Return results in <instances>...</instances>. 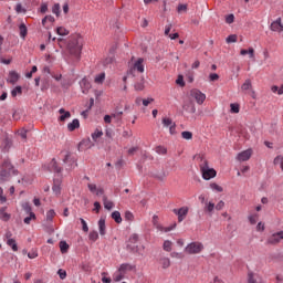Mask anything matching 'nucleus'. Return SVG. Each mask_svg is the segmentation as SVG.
<instances>
[{
    "label": "nucleus",
    "instance_id": "1",
    "mask_svg": "<svg viewBox=\"0 0 283 283\" xmlns=\"http://www.w3.org/2000/svg\"><path fill=\"white\" fill-rule=\"evenodd\" d=\"M19 174L18 169H14V166H12V163L4 161L2 164V169L0 170V180L1 182H8L12 176H17Z\"/></svg>",
    "mask_w": 283,
    "mask_h": 283
},
{
    "label": "nucleus",
    "instance_id": "2",
    "mask_svg": "<svg viewBox=\"0 0 283 283\" xmlns=\"http://www.w3.org/2000/svg\"><path fill=\"white\" fill-rule=\"evenodd\" d=\"M67 50L70 54L78 61V59H81V51L83 50V44H81V40L78 38H72L69 41Z\"/></svg>",
    "mask_w": 283,
    "mask_h": 283
},
{
    "label": "nucleus",
    "instance_id": "3",
    "mask_svg": "<svg viewBox=\"0 0 283 283\" xmlns=\"http://www.w3.org/2000/svg\"><path fill=\"white\" fill-rule=\"evenodd\" d=\"M200 171L203 180H211V178H216L217 176L216 169L210 168L209 161L205 158H201Z\"/></svg>",
    "mask_w": 283,
    "mask_h": 283
},
{
    "label": "nucleus",
    "instance_id": "4",
    "mask_svg": "<svg viewBox=\"0 0 283 283\" xmlns=\"http://www.w3.org/2000/svg\"><path fill=\"white\" fill-rule=\"evenodd\" d=\"M205 250V244L201 242H191L185 248V252L189 255H198V253H202Z\"/></svg>",
    "mask_w": 283,
    "mask_h": 283
},
{
    "label": "nucleus",
    "instance_id": "5",
    "mask_svg": "<svg viewBox=\"0 0 283 283\" xmlns=\"http://www.w3.org/2000/svg\"><path fill=\"white\" fill-rule=\"evenodd\" d=\"M127 251L129 253H138L140 254V248L138 247V234H133L126 244Z\"/></svg>",
    "mask_w": 283,
    "mask_h": 283
},
{
    "label": "nucleus",
    "instance_id": "6",
    "mask_svg": "<svg viewBox=\"0 0 283 283\" xmlns=\"http://www.w3.org/2000/svg\"><path fill=\"white\" fill-rule=\"evenodd\" d=\"M190 97L196 99V103L198 105H202V103H205V101H207V95L205 93H202L200 90L198 88H192L190 91Z\"/></svg>",
    "mask_w": 283,
    "mask_h": 283
},
{
    "label": "nucleus",
    "instance_id": "7",
    "mask_svg": "<svg viewBox=\"0 0 283 283\" xmlns=\"http://www.w3.org/2000/svg\"><path fill=\"white\" fill-rule=\"evenodd\" d=\"M282 240H283V230L272 233L268 238L266 244H280V242H282Z\"/></svg>",
    "mask_w": 283,
    "mask_h": 283
},
{
    "label": "nucleus",
    "instance_id": "8",
    "mask_svg": "<svg viewBox=\"0 0 283 283\" xmlns=\"http://www.w3.org/2000/svg\"><path fill=\"white\" fill-rule=\"evenodd\" d=\"M164 127L169 128V134L174 136L176 134V122L172 118L164 117L161 119Z\"/></svg>",
    "mask_w": 283,
    "mask_h": 283
},
{
    "label": "nucleus",
    "instance_id": "9",
    "mask_svg": "<svg viewBox=\"0 0 283 283\" xmlns=\"http://www.w3.org/2000/svg\"><path fill=\"white\" fill-rule=\"evenodd\" d=\"M172 212L178 217V222H182L185 218H187V213H189V207H181L179 209H174Z\"/></svg>",
    "mask_w": 283,
    "mask_h": 283
},
{
    "label": "nucleus",
    "instance_id": "10",
    "mask_svg": "<svg viewBox=\"0 0 283 283\" xmlns=\"http://www.w3.org/2000/svg\"><path fill=\"white\" fill-rule=\"evenodd\" d=\"M64 165H69V170L75 169V167L78 166V164H76V159L72 158V154L71 153H66L64 159H63Z\"/></svg>",
    "mask_w": 283,
    "mask_h": 283
},
{
    "label": "nucleus",
    "instance_id": "11",
    "mask_svg": "<svg viewBox=\"0 0 283 283\" xmlns=\"http://www.w3.org/2000/svg\"><path fill=\"white\" fill-rule=\"evenodd\" d=\"M270 30L272 32H283L282 18L274 20L270 25Z\"/></svg>",
    "mask_w": 283,
    "mask_h": 283
},
{
    "label": "nucleus",
    "instance_id": "12",
    "mask_svg": "<svg viewBox=\"0 0 283 283\" xmlns=\"http://www.w3.org/2000/svg\"><path fill=\"white\" fill-rule=\"evenodd\" d=\"M80 87H81L83 94H87V92H90V90H92V84L90 83V80L87 77H83L80 81Z\"/></svg>",
    "mask_w": 283,
    "mask_h": 283
},
{
    "label": "nucleus",
    "instance_id": "13",
    "mask_svg": "<svg viewBox=\"0 0 283 283\" xmlns=\"http://www.w3.org/2000/svg\"><path fill=\"white\" fill-rule=\"evenodd\" d=\"M251 149L243 150L238 154L237 160H239L240 163H245V160H249V158H251Z\"/></svg>",
    "mask_w": 283,
    "mask_h": 283
},
{
    "label": "nucleus",
    "instance_id": "14",
    "mask_svg": "<svg viewBox=\"0 0 283 283\" xmlns=\"http://www.w3.org/2000/svg\"><path fill=\"white\" fill-rule=\"evenodd\" d=\"M129 271H136V265H132L129 263H123L118 268V273H123L124 275Z\"/></svg>",
    "mask_w": 283,
    "mask_h": 283
},
{
    "label": "nucleus",
    "instance_id": "15",
    "mask_svg": "<svg viewBox=\"0 0 283 283\" xmlns=\"http://www.w3.org/2000/svg\"><path fill=\"white\" fill-rule=\"evenodd\" d=\"M19 78H21V75H19V73H17V71H11V72H9V77L7 81L11 85H15V83H19Z\"/></svg>",
    "mask_w": 283,
    "mask_h": 283
},
{
    "label": "nucleus",
    "instance_id": "16",
    "mask_svg": "<svg viewBox=\"0 0 283 283\" xmlns=\"http://www.w3.org/2000/svg\"><path fill=\"white\" fill-rule=\"evenodd\" d=\"M49 169L50 171H53V174H61L63 171V168L59 167V164L54 158L51 160Z\"/></svg>",
    "mask_w": 283,
    "mask_h": 283
},
{
    "label": "nucleus",
    "instance_id": "17",
    "mask_svg": "<svg viewBox=\"0 0 283 283\" xmlns=\"http://www.w3.org/2000/svg\"><path fill=\"white\" fill-rule=\"evenodd\" d=\"M59 114H62L59 117V120H61V123L67 120V118H72V113H70V111H66L65 108H60Z\"/></svg>",
    "mask_w": 283,
    "mask_h": 283
},
{
    "label": "nucleus",
    "instance_id": "18",
    "mask_svg": "<svg viewBox=\"0 0 283 283\" xmlns=\"http://www.w3.org/2000/svg\"><path fill=\"white\" fill-rule=\"evenodd\" d=\"M145 60H143V57H139L133 66V70H136L137 72H139L140 74H143V72H145V65H143V62Z\"/></svg>",
    "mask_w": 283,
    "mask_h": 283
},
{
    "label": "nucleus",
    "instance_id": "19",
    "mask_svg": "<svg viewBox=\"0 0 283 283\" xmlns=\"http://www.w3.org/2000/svg\"><path fill=\"white\" fill-rule=\"evenodd\" d=\"M241 56H247V54L249 55V59H255V50L253 48H249L247 49H242L240 51Z\"/></svg>",
    "mask_w": 283,
    "mask_h": 283
},
{
    "label": "nucleus",
    "instance_id": "20",
    "mask_svg": "<svg viewBox=\"0 0 283 283\" xmlns=\"http://www.w3.org/2000/svg\"><path fill=\"white\" fill-rule=\"evenodd\" d=\"M78 127H81V122L77 118L67 124L69 132H74L75 129H78Z\"/></svg>",
    "mask_w": 283,
    "mask_h": 283
},
{
    "label": "nucleus",
    "instance_id": "21",
    "mask_svg": "<svg viewBox=\"0 0 283 283\" xmlns=\"http://www.w3.org/2000/svg\"><path fill=\"white\" fill-rule=\"evenodd\" d=\"M159 264H161V269H169V266H171V259L161 256L159 259Z\"/></svg>",
    "mask_w": 283,
    "mask_h": 283
},
{
    "label": "nucleus",
    "instance_id": "22",
    "mask_svg": "<svg viewBox=\"0 0 283 283\" xmlns=\"http://www.w3.org/2000/svg\"><path fill=\"white\" fill-rule=\"evenodd\" d=\"M98 231L99 235H105L107 233L106 226H105V219L101 218L98 220Z\"/></svg>",
    "mask_w": 283,
    "mask_h": 283
},
{
    "label": "nucleus",
    "instance_id": "23",
    "mask_svg": "<svg viewBox=\"0 0 283 283\" xmlns=\"http://www.w3.org/2000/svg\"><path fill=\"white\" fill-rule=\"evenodd\" d=\"M6 207L0 209V220H2V222H8L11 218L10 213L6 212Z\"/></svg>",
    "mask_w": 283,
    "mask_h": 283
},
{
    "label": "nucleus",
    "instance_id": "24",
    "mask_svg": "<svg viewBox=\"0 0 283 283\" xmlns=\"http://www.w3.org/2000/svg\"><path fill=\"white\" fill-rule=\"evenodd\" d=\"M111 218L117 223L120 224L123 222V217H120V212L115 210L112 212Z\"/></svg>",
    "mask_w": 283,
    "mask_h": 283
},
{
    "label": "nucleus",
    "instance_id": "25",
    "mask_svg": "<svg viewBox=\"0 0 283 283\" xmlns=\"http://www.w3.org/2000/svg\"><path fill=\"white\" fill-rule=\"evenodd\" d=\"M103 202L104 209H107V211H112V209H114V202L107 200V196H103Z\"/></svg>",
    "mask_w": 283,
    "mask_h": 283
},
{
    "label": "nucleus",
    "instance_id": "26",
    "mask_svg": "<svg viewBox=\"0 0 283 283\" xmlns=\"http://www.w3.org/2000/svg\"><path fill=\"white\" fill-rule=\"evenodd\" d=\"M19 30H20V36L21 39H25V36H28V27L25 25V23H21L19 25Z\"/></svg>",
    "mask_w": 283,
    "mask_h": 283
},
{
    "label": "nucleus",
    "instance_id": "27",
    "mask_svg": "<svg viewBox=\"0 0 283 283\" xmlns=\"http://www.w3.org/2000/svg\"><path fill=\"white\" fill-rule=\"evenodd\" d=\"M21 94H23V87L21 86H15L12 91H11V96L13 98H15V96H21Z\"/></svg>",
    "mask_w": 283,
    "mask_h": 283
},
{
    "label": "nucleus",
    "instance_id": "28",
    "mask_svg": "<svg viewBox=\"0 0 283 283\" xmlns=\"http://www.w3.org/2000/svg\"><path fill=\"white\" fill-rule=\"evenodd\" d=\"M7 245L10 247L14 252L19 251V245L17 244V240L14 239L8 240Z\"/></svg>",
    "mask_w": 283,
    "mask_h": 283
},
{
    "label": "nucleus",
    "instance_id": "29",
    "mask_svg": "<svg viewBox=\"0 0 283 283\" xmlns=\"http://www.w3.org/2000/svg\"><path fill=\"white\" fill-rule=\"evenodd\" d=\"M213 209H216V203L211 201L205 203V211L208 213H213Z\"/></svg>",
    "mask_w": 283,
    "mask_h": 283
},
{
    "label": "nucleus",
    "instance_id": "30",
    "mask_svg": "<svg viewBox=\"0 0 283 283\" xmlns=\"http://www.w3.org/2000/svg\"><path fill=\"white\" fill-rule=\"evenodd\" d=\"M92 139L94 140V143H96L98 140V138H101V136H103V130H99L98 128H96L94 130V133H92Z\"/></svg>",
    "mask_w": 283,
    "mask_h": 283
},
{
    "label": "nucleus",
    "instance_id": "31",
    "mask_svg": "<svg viewBox=\"0 0 283 283\" xmlns=\"http://www.w3.org/2000/svg\"><path fill=\"white\" fill-rule=\"evenodd\" d=\"M105 82V72L99 73L95 76V83L98 85L103 84Z\"/></svg>",
    "mask_w": 283,
    "mask_h": 283
},
{
    "label": "nucleus",
    "instance_id": "32",
    "mask_svg": "<svg viewBox=\"0 0 283 283\" xmlns=\"http://www.w3.org/2000/svg\"><path fill=\"white\" fill-rule=\"evenodd\" d=\"M21 207H22L23 211H25V213H29V214L34 213L32 211V206H30V202H23L21 205Z\"/></svg>",
    "mask_w": 283,
    "mask_h": 283
},
{
    "label": "nucleus",
    "instance_id": "33",
    "mask_svg": "<svg viewBox=\"0 0 283 283\" xmlns=\"http://www.w3.org/2000/svg\"><path fill=\"white\" fill-rule=\"evenodd\" d=\"M69 249H70V244H67L66 241H60L61 253H67Z\"/></svg>",
    "mask_w": 283,
    "mask_h": 283
},
{
    "label": "nucleus",
    "instance_id": "34",
    "mask_svg": "<svg viewBox=\"0 0 283 283\" xmlns=\"http://www.w3.org/2000/svg\"><path fill=\"white\" fill-rule=\"evenodd\" d=\"M181 137L184 138V140H191L193 138V133L189 130H184L181 133Z\"/></svg>",
    "mask_w": 283,
    "mask_h": 283
},
{
    "label": "nucleus",
    "instance_id": "35",
    "mask_svg": "<svg viewBox=\"0 0 283 283\" xmlns=\"http://www.w3.org/2000/svg\"><path fill=\"white\" fill-rule=\"evenodd\" d=\"M230 112L231 114H240V104H230Z\"/></svg>",
    "mask_w": 283,
    "mask_h": 283
},
{
    "label": "nucleus",
    "instance_id": "36",
    "mask_svg": "<svg viewBox=\"0 0 283 283\" xmlns=\"http://www.w3.org/2000/svg\"><path fill=\"white\" fill-rule=\"evenodd\" d=\"M56 32L60 36H67V34H70V31L63 27L57 28Z\"/></svg>",
    "mask_w": 283,
    "mask_h": 283
},
{
    "label": "nucleus",
    "instance_id": "37",
    "mask_svg": "<svg viewBox=\"0 0 283 283\" xmlns=\"http://www.w3.org/2000/svg\"><path fill=\"white\" fill-rule=\"evenodd\" d=\"M136 92H143L145 90V82H137L134 85Z\"/></svg>",
    "mask_w": 283,
    "mask_h": 283
},
{
    "label": "nucleus",
    "instance_id": "38",
    "mask_svg": "<svg viewBox=\"0 0 283 283\" xmlns=\"http://www.w3.org/2000/svg\"><path fill=\"white\" fill-rule=\"evenodd\" d=\"M32 220H36V214L34 212H31L29 217L24 218L23 222L24 224H30Z\"/></svg>",
    "mask_w": 283,
    "mask_h": 283
},
{
    "label": "nucleus",
    "instance_id": "39",
    "mask_svg": "<svg viewBox=\"0 0 283 283\" xmlns=\"http://www.w3.org/2000/svg\"><path fill=\"white\" fill-rule=\"evenodd\" d=\"M251 87H252L251 80H245V82L241 86V90L243 92H247V91L251 90Z\"/></svg>",
    "mask_w": 283,
    "mask_h": 283
},
{
    "label": "nucleus",
    "instance_id": "40",
    "mask_svg": "<svg viewBox=\"0 0 283 283\" xmlns=\"http://www.w3.org/2000/svg\"><path fill=\"white\" fill-rule=\"evenodd\" d=\"M155 151H156V154H159L160 156H165V154H167V147H165V146H157Z\"/></svg>",
    "mask_w": 283,
    "mask_h": 283
},
{
    "label": "nucleus",
    "instance_id": "41",
    "mask_svg": "<svg viewBox=\"0 0 283 283\" xmlns=\"http://www.w3.org/2000/svg\"><path fill=\"white\" fill-rule=\"evenodd\" d=\"M55 216H56V212L54 211V209L49 210L46 212L48 222H52V220L54 219Z\"/></svg>",
    "mask_w": 283,
    "mask_h": 283
},
{
    "label": "nucleus",
    "instance_id": "42",
    "mask_svg": "<svg viewBox=\"0 0 283 283\" xmlns=\"http://www.w3.org/2000/svg\"><path fill=\"white\" fill-rule=\"evenodd\" d=\"M271 92H273V94H275V92H277L279 96H282V94H283V84L281 85L280 88L277 87V85H273L271 87Z\"/></svg>",
    "mask_w": 283,
    "mask_h": 283
},
{
    "label": "nucleus",
    "instance_id": "43",
    "mask_svg": "<svg viewBox=\"0 0 283 283\" xmlns=\"http://www.w3.org/2000/svg\"><path fill=\"white\" fill-rule=\"evenodd\" d=\"M113 280L114 282H120L122 280H125V274H123L122 272L115 273L113 275Z\"/></svg>",
    "mask_w": 283,
    "mask_h": 283
},
{
    "label": "nucleus",
    "instance_id": "44",
    "mask_svg": "<svg viewBox=\"0 0 283 283\" xmlns=\"http://www.w3.org/2000/svg\"><path fill=\"white\" fill-rule=\"evenodd\" d=\"M210 189H212V191H218L219 193H222V191H223L222 187H220L216 182L210 184Z\"/></svg>",
    "mask_w": 283,
    "mask_h": 283
},
{
    "label": "nucleus",
    "instance_id": "45",
    "mask_svg": "<svg viewBox=\"0 0 283 283\" xmlns=\"http://www.w3.org/2000/svg\"><path fill=\"white\" fill-rule=\"evenodd\" d=\"M88 239L91 240V242H96V240H98V232L91 231L88 234Z\"/></svg>",
    "mask_w": 283,
    "mask_h": 283
},
{
    "label": "nucleus",
    "instance_id": "46",
    "mask_svg": "<svg viewBox=\"0 0 283 283\" xmlns=\"http://www.w3.org/2000/svg\"><path fill=\"white\" fill-rule=\"evenodd\" d=\"M227 43H237L238 42V35L235 34H230L227 39H226Z\"/></svg>",
    "mask_w": 283,
    "mask_h": 283
},
{
    "label": "nucleus",
    "instance_id": "47",
    "mask_svg": "<svg viewBox=\"0 0 283 283\" xmlns=\"http://www.w3.org/2000/svg\"><path fill=\"white\" fill-rule=\"evenodd\" d=\"M81 224H82V230L84 231V233H87V231H90V227H87V221H85V219L80 218Z\"/></svg>",
    "mask_w": 283,
    "mask_h": 283
},
{
    "label": "nucleus",
    "instance_id": "48",
    "mask_svg": "<svg viewBox=\"0 0 283 283\" xmlns=\"http://www.w3.org/2000/svg\"><path fill=\"white\" fill-rule=\"evenodd\" d=\"M164 251L171 252V241L166 240L163 245Z\"/></svg>",
    "mask_w": 283,
    "mask_h": 283
},
{
    "label": "nucleus",
    "instance_id": "49",
    "mask_svg": "<svg viewBox=\"0 0 283 283\" xmlns=\"http://www.w3.org/2000/svg\"><path fill=\"white\" fill-rule=\"evenodd\" d=\"M57 275H59L60 280H65V277H67V272L63 269H59Z\"/></svg>",
    "mask_w": 283,
    "mask_h": 283
},
{
    "label": "nucleus",
    "instance_id": "50",
    "mask_svg": "<svg viewBox=\"0 0 283 283\" xmlns=\"http://www.w3.org/2000/svg\"><path fill=\"white\" fill-rule=\"evenodd\" d=\"M15 12H18V14H21V13L25 14L27 10H25V8H23V6L21 3H18L15 6Z\"/></svg>",
    "mask_w": 283,
    "mask_h": 283
},
{
    "label": "nucleus",
    "instance_id": "51",
    "mask_svg": "<svg viewBox=\"0 0 283 283\" xmlns=\"http://www.w3.org/2000/svg\"><path fill=\"white\" fill-rule=\"evenodd\" d=\"M235 21V15H233V13H230L226 17V23H228L229 25H231V23H233Z\"/></svg>",
    "mask_w": 283,
    "mask_h": 283
},
{
    "label": "nucleus",
    "instance_id": "52",
    "mask_svg": "<svg viewBox=\"0 0 283 283\" xmlns=\"http://www.w3.org/2000/svg\"><path fill=\"white\" fill-rule=\"evenodd\" d=\"M274 165H280L283 171V156H277L274 158Z\"/></svg>",
    "mask_w": 283,
    "mask_h": 283
},
{
    "label": "nucleus",
    "instance_id": "53",
    "mask_svg": "<svg viewBox=\"0 0 283 283\" xmlns=\"http://www.w3.org/2000/svg\"><path fill=\"white\" fill-rule=\"evenodd\" d=\"M248 220H249L250 224H256L258 223V214H250L248 217Z\"/></svg>",
    "mask_w": 283,
    "mask_h": 283
},
{
    "label": "nucleus",
    "instance_id": "54",
    "mask_svg": "<svg viewBox=\"0 0 283 283\" xmlns=\"http://www.w3.org/2000/svg\"><path fill=\"white\" fill-rule=\"evenodd\" d=\"M52 12L53 14H56V17H59V14H61V6L59 3L54 4L52 8Z\"/></svg>",
    "mask_w": 283,
    "mask_h": 283
},
{
    "label": "nucleus",
    "instance_id": "55",
    "mask_svg": "<svg viewBox=\"0 0 283 283\" xmlns=\"http://www.w3.org/2000/svg\"><path fill=\"white\" fill-rule=\"evenodd\" d=\"M248 283H258L255 281V276H254L253 272L248 273Z\"/></svg>",
    "mask_w": 283,
    "mask_h": 283
},
{
    "label": "nucleus",
    "instance_id": "56",
    "mask_svg": "<svg viewBox=\"0 0 283 283\" xmlns=\"http://www.w3.org/2000/svg\"><path fill=\"white\" fill-rule=\"evenodd\" d=\"M214 209L217 211H222V209H224V201L220 200Z\"/></svg>",
    "mask_w": 283,
    "mask_h": 283
},
{
    "label": "nucleus",
    "instance_id": "57",
    "mask_svg": "<svg viewBox=\"0 0 283 283\" xmlns=\"http://www.w3.org/2000/svg\"><path fill=\"white\" fill-rule=\"evenodd\" d=\"M123 138H132V136H134V134L132 133V129L128 130H124L122 133Z\"/></svg>",
    "mask_w": 283,
    "mask_h": 283
},
{
    "label": "nucleus",
    "instance_id": "58",
    "mask_svg": "<svg viewBox=\"0 0 283 283\" xmlns=\"http://www.w3.org/2000/svg\"><path fill=\"white\" fill-rule=\"evenodd\" d=\"M171 28H174L171 23L165 27V31H164L165 36H169V33L171 32Z\"/></svg>",
    "mask_w": 283,
    "mask_h": 283
},
{
    "label": "nucleus",
    "instance_id": "59",
    "mask_svg": "<svg viewBox=\"0 0 283 283\" xmlns=\"http://www.w3.org/2000/svg\"><path fill=\"white\" fill-rule=\"evenodd\" d=\"M28 258L30 259V260H34L35 258H39V252H36V251H31V252H29L28 253Z\"/></svg>",
    "mask_w": 283,
    "mask_h": 283
},
{
    "label": "nucleus",
    "instance_id": "60",
    "mask_svg": "<svg viewBox=\"0 0 283 283\" xmlns=\"http://www.w3.org/2000/svg\"><path fill=\"white\" fill-rule=\"evenodd\" d=\"M125 220H128V222H132V220H134V213H132L130 211H126Z\"/></svg>",
    "mask_w": 283,
    "mask_h": 283
},
{
    "label": "nucleus",
    "instance_id": "61",
    "mask_svg": "<svg viewBox=\"0 0 283 283\" xmlns=\"http://www.w3.org/2000/svg\"><path fill=\"white\" fill-rule=\"evenodd\" d=\"M154 178H157V180H165L167 175H165V171H161L160 174L154 175Z\"/></svg>",
    "mask_w": 283,
    "mask_h": 283
},
{
    "label": "nucleus",
    "instance_id": "62",
    "mask_svg": "<svg viewBox=\"0 0 283 283\" xmlns=\"http://www.w3.org/2000/svg\"><path fill=\"white\" fill-rule=\"evenodd\" d=\"M87 188H88V190H90L92 193H96V191L98 190V189L96 188V184H88V185H87Z\"/></svg>",
    "mask_w": 283,
    "mask_h": 283
},
{
    "label": "nucleus",
    "instance_id": "63",
    "mask_svg": "<svg viewBox=\"0 0 283 283\" xmlns=\"http://www.w3.org/2000/svg\"><path fill=\"white\" fill-rule=\"evenodd\" d=\"M52 191L55 192L56 196H59L61 193V186L54 185L52 187Z\"/></svg>",
    "mask_w": 283,
    "mask_h": 283
},
{
    "label": "nucleus",
    "instance_id": "64",
    "mask_svg": "<svg viewBox=\"0 0 283 283\" xmlns=\"http://www.w3.org/2000/svg\"><path fill=\"white\" fill-rule=\"evenodd\" d=\"M218 78H220V75H218L217 73H211L209 75V81H211V82L218 81Z\"/></svg>",
    "mask_w": 283,
    "mask_h": 283
}]
</instances>
